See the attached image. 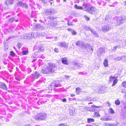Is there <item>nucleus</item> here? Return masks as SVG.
Wrapping results in <instances>:
<instances>
[{"label": "nucleus", "instance_id": "nucleus-45", "mask_svg": "<svg viewBox=\"0 0 126 126\" xmlns=\"http://www.w3.org/2000/svg\"><path fill=\"white\" fill-rule=\"evenodd\" d=\"M95 116L96 117H98L100 116L98 112H96L94 114Z\"/></svg>", "mask_w": 126, "mask_h": 126}, {"label": "nucleus", "instance_id": "nucleus-23", "mask_svg": "<svg viewBox=\"0 0 126 126\" xmlns=\"http://www.w3.org/2000/svg\"><path fill=\"white\" fill-rule=\"evenodd\" d=\"M97 4L99 5H102L103 6L105 5L104 2V1H102L101 0L98 1L97 2Z\"/></svg>", "mask_w": 126, "mask_h": 126}, {"label": "nucleus", "instance_id": "nucleus-36", "mask_svg": "<svg viewBox=\"0 0 126 126\" xmlns=\"http://www.w3.org/2000/svg\"><path fill=\"white\" fill-rule=\"evenodd\" d=\"M37 53L35 52L33 54V55H32L31 58H36L37 57Z\"/></svg>", "mask_w": 126, "mask_h": 126}, {"label": "nucleus", "instance_id": "nucleus-38", "mask_svg": "<svg viewBox=\"0 0 126 126\" xmlns=\"http://www.w3.org/2000/svg\"><path fill=\"white\" fill-rule=\"evenodd\" d=\"M67 25L69 26H72L73 25V22H70L68 20Z\"/></svg>", "mask_w": 126, "mask_h": 126}, {"label": "nucleus", "instance_id": "nucleus-11", "mask_svg": "<svg viewBox=\"0 0 126 126\" xmlns=\"http://www.w3.org/2000/svg\"><path fill=\"white\" fill-rule=\"evenodd\" d=\"M97 55L98 56H100L101 54L104 53L105 50L104 49L101 48L98 49L97 51Z\"/></svg>", "mask_w": 126, "mask_h": 126}, {"label": "nucleus", "instance_id": "nucleus-13", "mask_svg": "<svg viewBox=\"0 0 126 126\" xmlns=\"http://www.w3.org/2000/svg\"><path fill=\"white\" fill-rule=\"evenodd\" d=\"M115 78L111 76L110 78V81L113 80V83L112 84V86H115V84H117L118 82V80L117 79H114Z\"/></svg>", "mask_w": 126, "mask_h": 126}, {"label": "nucleus", "instance_id": "nucleus-59", "mask_svg": "<svg viewBox=\"0 0 126 126\" xmlns=\"http://www.w3.org/2000/svg\"><path fill=\"white\" fill-rule=\"evenodd\" d=\"M59 90L60 91H63L64 89L63 88H60L59 89Z\"/></svg>", "mask_w": 126, "mask_h": 126}, {"label": "nucleus", "instance_id": "nucleus-31", "mask_svg": "<svg viewBox=\"0 0 126 126\" xmlns=\"http://www.w3.org/2000/svg\"><path fill=\"white\" fill-rule=\"evenodd\" d=\"M94 121V120L92 118H88L87 119V122L90 123L91 122H93Z\"/></svg>", "mask_w": 126, "mask_h": 126}, {"label": "nucleus", "instance_id": "nucleus-47", "mask_svg": "<svg viewBox=\"0 0 126 126\" xmlns=\"http://www.w3.org/2000/svg\"><path fill=\"white\" fill-rule=\"evenodd\" d=\"M4 50L5 51H7L8 49V46L7 45H5L4 46Z\"/></svg>", "mask_w": 126, "mask_h": 126}, {"label": "nucleus", "instance_id": "nucleus-48", "mask_svg": "<svg viewBox=\"0 0 126 126\" xmlns=\"http://www.w3.org/2000/svg\"><path fill=\"white\" fill-rule=\"evenodd\" d=\"M76 100V97H74L72 98H69V100L70 101Z\"/></svg>", "mask_w": 126, "mask_h": 126}, {"label": "nucleus", "instance_id": "nucleus-14", "mask_svg": "<svg viewBox=\"0 0 126 126\" xmlns=\"http://www.w3.org/2000/svg\"><path fill=\"white\" fill-rule=\"evenodd\" d=\"M76 45L77 46H78L80 47H84V43L80 41H77L76 43Z\"/></svg>", "mask_w": 126, "mask_h": 126}, {"label": "nucleus", "instance_id": "nucleus-51", "mask_svg": "<svg viewBox=\"0 0 126 126\" xmlns=\"http://www.w3.org/2000/svg\"><path fill=\"white\" fill-rule=\"evenodd\" d=\"M28 51H23L22 52V53L23 55H26V54L27 53H28Z\"/></svg>", "mask_w": 126, "mask_h": 126}, {"label": "nucleus", "instance_id": "nucleus-18", "mask_svg": "<svg viewBox=\"0 0 126 126\" xmlns=\"http://www.w3.org/2000/svg\"><path fill=\"white\" fill-rule=\"evenodd\" d=\"M0 88L3 90H6L7 89V87L6 84L4 83H2L0 85Z\"/></svg>", "mask_w": 126, "mask_h": 126}, {"label": "nucleus", "instance_id": "nucleus-35", "mask_svg": "<svg viewBox=\"0 0 126 126\" xmlns=\"http://www.w3.org/2000/svg\"><path fill=\"white\" fill-rule=\"evenodd\" d=\"M120 48V45H117L115 47H114L113 49V50H116L117 48Z\"/></svg>", "mask_w": 126, "mask_h": 126}, {"label": "nucleus", "instance_id": "nucleus-39", "mask_svg": "<svg viewBox=\"0 0 126 126\" xmlns=\"http://www.w3.org/2000/svg\"><path fill=\"white\" fill-rule=\"evenodd\" d=\"M115 103L116 105H119L120 104V102L118 99L116 100L115 101Z\"/></svg>", "mask_w": 126, "mask_h": 126}, {"label": "nucleus", "instance_id": "nucleus-33", "mask_svg": "<svg viewBox=\"0 0 126 126\" xmlns=\"http://www.w3.org/2000/svg\"><path fill=\"white\" fill-rule=\"evenodd\" d=\"M122 86L125 88H126V81H124L122 84Z\"/></svg>", "mask_w": 126, "mask_h": 126}, {"label": "nucleus", "instance_id": "nucleus-3", "mask_svg": "<svg viewBox=\"0 0 126 126\" xmlns=\"http://www.w3.org/2000/svg\"><path fill=\"white\" fill-rule=\"evenodd\" d=\"M86 11L91 14L94 15H96L98 13V11L96 8L93 6L88 7Z\"/></svg>", "mask_w": 126, "mask_h": 126}, {"label": "nucleus", "instance_id": "nucleus-52", "mask_svg": "<svg viewBox=\"0 0 126 126\" xmlns=\"http://www.w3.org/2000/svg\"><path fill=\"white\" fill-rule=\"evenodd\" d=\"M84 29L85 30H90V29H91V28H90V27H88V26H86L84 28Z\"/></svg>", "mask_w": 126, "mask_h": 126}, {"label": "nucleus", "instance_id": "nucleus-25", "mask_svg": "<svg viewBox=\"0 0 126 126\" xmlns=\"http://www.w3.org/2000/svg\"><path fill=\"white\" fill-rule=\"evenodd\" d=\"M120 115L122 118L125 117H126V111H122Z\"/></svg>", "mask_w": 126, "mask_h": 126}, {"label": "nucleus", "instance_id": "nucleus-20", "mask_svg": "<svg viewBox=\"0 0 126 126\" xmlns=\"http://www.w3.org/2000/svg\"><path fill=\"white\" fill-rule=\"evenodd\" d=\"M67 60L66 58H62V63L64 64L68 65V63Z\"/></svg>", "mask_w": 126, "mask_h": 126}, {"label": "nucleus", "instance_id": "nucleus-29", "mask_svg": "<svg viewBox=\"0 0 126 126\" xmlns=\"http://www.w3.org/2000/svg\"><path fill=\"white\" fill-rule=\"evenodd\" d=\"M124 57V56H123L122 57H117L114 58V60L117 61H119L120 60H121Z\"/></svg>", "mask_w": 126, "mask_h": 126}, {"label": "nucleus", "instance_id": "nucleus-50", "mask_svg": "<svg viewBox=\"0 0 126 126\" xmlns=\"http://www.w3.org/2000/svg\"><path fill=\"white\" fill-rule=\"evenodd\" d=\"M47 19L48 18L50 20H52L53 19H54V17L51 16H48V17H47Z\"/></svg>", "mask_w": 126, "mask_h": 126}, {"label": "nucleus", "instance_id": "nucleus-43", "mask_svg": "<svg viewBox=\"0 0 126 126\" xmlns=\"http://www.w3.org/2000/svg\"><path fill=\"white\" fill-rule=\"evenodd\" d=\"M112 124H109L106 123H105L104 124V125L105 126H112L111 125Z\"/></svg>", "mask_w": 126, "mask_h": 126}, {"label": "nucleus", "instance_id": "nucleus-1", "mask_svg": "<svg viewBox=\"0 0 126 126\" xmlns=\"http://www.w3.org/2000/svg\"><path fill=\"white\" fill-rule=\"evenodd\" d=\"M57 65L54 63H49L47 65H45L42 69V72L44 74H48L53 73L54 72Z\"/></svg>", "mask_w": 126, "mask_h": 126}, {"label": "nucleus", "instance_id": "nucleus-42", "mask_svg": "<svg viewBox=\"0 0 126 126\" xmlns=\"http://www.w3.org/2000/svg\"><path fill=\"white\" fill-rule=\"evenodd\" d=\"M22 45V44L20 43H18L17 44V47L19 48V49H20Z\"/></svg>", "mask_w": 126, "mask_h": 126}, {"label": "nucleus", "instance_id": "nucleus-58", "mask_svg": "<svg viewBox=\"0 0 126 126\" xmlns=\"http://www.w3.org/2000/svg\"><path fill=\"white\" fill-rule=\"evenodd\" d=\"M62 101L63 102H65L66 101V99L65 98H64L62 99Z\"/></svg>", "mask_w": 126, "mask_h": 126}, {"label": "nucleus", "instance_id": "nucleus-62", "mask_svg": "<svg viewBox=\"0 0 126 126\" xmlns=\"http://www.w3.org/2000/svg\"><path fill=\"white\" fill-rule=\"evenodd\" d=\"M75 95L74 94H71V96L72 97H74Z\"/></svg>", "mask_w": 126, "mask_h": 126}, {"label": "nucleus", "instance_id": "nucleus-41", "mask_svg": "<svg viewBox=\"0 0 126 126\" xmlns=\"http://www.w3.org/2000/svg\"><path fill=\"white\" fill-rule=\"evenodd\" d=\"M10 55L12 57H14L15 56V54L13 51H11L10 52Z\"/></svg>", "mask_w": 126, "mask_h": 126}, {"label": "nucleus", "instance_id": "nucleus-64", "mask_svg": "<svg viewBox=\"0 0 126 126\" xmlns=\"http://www.w3.org/2000/svg\"><path fill=\"white\" fill-rule=\"evenodd\" d=\"M86 126H93V125H86Z\"/></svg>", "mask_w": 126, "mask_h": 126}, {"label": "nucleus", "instance_id": "nucleus-12", "mask_svg": "<svg viewBox=\"0 0 126 126\" xmlns=\"http://www.w3.org/2000/svg\"><path fill=\"white\" fill-rule=\"evenodd\" d=\"M35 27L37 30H43L45 29L44 27L38 24H36L35 26Z\"/></svg>", "mask_w": 126, "mask_h": 126}, {"label": "nucleus", "instance_id": "nucleus-9", "mask_svg": "<svg viewBox=\"0 0 126 126\" xmlns=\"http://www.w3.org/2000/svg\"><path fill=\"white\" fill-rule=\"evenodd\" d=\"M53 12V9L51 8L47 9L44 10L43 13L46 15H49L52 14Z\"/></svg>", "mask_w": 126, "mask_h": 126}, {"label": "nucleus", "instance_id": "nucleus-22", "mask_svg": "<svg viewBox=\"0 0 126 126\" xmlns=\"http://www.w3.org/2000/svg\"><path fill=\"white\" fill-rule=\"evenodd\" d=\"M90 31H91V32L97 37H99V35L97 34L96 32L92 29H90Z\"/></svg>", "mask_w": 126, "mask_h": 126}, {"label": "nucleus", "instance_id": "nucleus-60", "mask_svg": "<svg viewBox=\"0 0 126 126\" xmlns=\"http://www.w3.org/2000/svg\"><path fill=\"white\" fill-rule=\"evenodd\" d=\"M69 20L71 19H72L73 18L72 16H69Z\"/></svg>", "mask_w": 126, "mask_h": 126}, {"label": "nucleus", "instance_id": "nucleus-2", "mask_svg": "<svg viewBox=\"0 0 126 126\" xmlns=\"http://www.w3.org/2000/svg\"><path fill=\"white\" fill-rule=\"evenodd\" d=\"M47 115L45 113H40L37 114L34 117V118L36 120H44L46 119Z\"/></svg>", "mask_w": 126, "mask_h": 126}, {"label": "nucleus", "instance_id": "nucleus-27", "mask_svg": "<svg viewBox=\"0 0 126 126\" xmlns=\"http://www.w3.org/2000/svg\"><path fill=\"white\" fill-rule=\"evenodd\" d=\"M74 7L77 9L79 10H82L83 8L82 7L78 6L77 4H75L74 6Z\"/></svg>", "mask_w": 126, "mask_h": 126}, {"label": "nucleus", "instance_id": "nucleus-16", "mask_svg": "<svg viewBox=\"0 0 126 126\" xmlns=\"http://www.w3.org/2000/svg\"><path fill=\"white\" fill-rule=\"evenodd\" d=\"M14 0H7L5 2V3L7 5L13 4L14 3Z\"/></svg>", "mask_w": 126, "mask_h": 126}, {"label": "nucleus", "instance_id": "nucleus-4", "mask_svg": "<svg viewBox=\"0 0 126 126\" xmlns=\"http://www.w3.org/2000/svg\"><path fill=\"white\" fill-rule=\"evenodd\" d=\"M126 21V17L124 15H122L118 17L117 21V24L119 25L124 23Z\"/></svg>", "mask_w": 126, "mask_h": 126}, {"label": "nucleus", "instance_id": "nucleus-8", "mask_svg": "<svg viewBox=\"0 0 126 126\" xmlns=\"http://www.w3.org/2000/svg\"><path fill=\"white\" fill-rule=\"evenodd\" d=\"M17 5L18 6H20L25 8H27L28 7V5L26 3L22 1L18 2L17 3Z\"/></svg>", "mask_w": 126, "mask_h": 126}, {"label": "nucleus", "instance_id": "nucleus-7", "mask_svg": "<svg viewBox=\"0 0 126 126\" xmlns=\"http://www.w3.org/2000/svg\"><path fill=\"white\" fill-rule=\"evenodd\" d=\"M111 29V27L110 25H106L103 26L101 28V30L104 32H108Z\"/></svg>", "mask_w": 126, "mask_h": 126}, {"label": "nucleus", "instance_id": "nucleus-26", "mask_svg": "<svg viewBox=\"0 0 126 126\" xmlns=\"http://www.w3.org/2000/svg\"><path fill=\"white\" fill-rule=\"evenodd\" d=\"M108 60L107 59H106L105 60L103 63L104 66L107 67L108 66Z\"/></svg>", "mask_w": 126, "mask_h": 126}, {"label": "nucleus", "instance_id": "nucleus-40", "mask_svg": "<svg viewBox=\"0 0 126 126\" xmlns=\"http://www.w3.org/2000/svg\"><path fill=\"white\" fill-rule=\"evenodd\" d=\"M78 74L79 75H86L87 74V73L85 72H80Z\"/></svg>", "mask_w": 126, "mask_h": 126}, {"label": "nucleus", "instance_id": "nucleus-5", "mask_svg": "<svg viewBox=\"0 0 126 126\" xmlns=\"http://www.w3.org/2000/svg\"><path fill=\"white\" fill-rule=\"evenodd\" d=\"M83 65L82 64L73 62L70 65V67L71 69H75L76 68H79L83 67Z\"/></svg>", "mask_w": 126, "mask_h": 126}, {"label": "nucleus", "instance_id": "nucleus-15", "mask_svg": "<svg viewBox=\"0 0 126 126\" xmlns=\"http://www.w3.org/2000/svg\"><path fill=\"white\" fill-rule=\"evenodd\" d=\"M33 37V33L32 32L27 34L24 36V38L25 39H31Z\"/></svg>", "mask_w": 126, "mask_h": 126}, {"label": "nucleus", "instance_id": "nucleus-44", "mask_svg": "<svg viewBox=\"0 0 126 126\" xmlns=\"http://www.w3.org/2000/svg\"><path fill=\"white\" fill-rule=\"evenodd\" d=\"M118 3V2H115L113 4H112V5H110V6L111 7H115V5H116Z\"/></svg>", "mask_w": 126, "mask_h": 126}, {"label": "nucleus", "instance_id": "nucleus-46", "mask_svg": "<svg viewBox=\"0 0 126 126\" xmlns=\"http://www.w3.org/2000/svg\"><path fill=\"white\" fill-rule=\"evenodd\" d=\"M15 19L14 18H11L9 20V22H13L14 20Z\"/></svg>", "mask_w": 126, "mask_h": 126}, {"label": "nucleus", "instance_id": "nucleus-37", "mask_svg": "<svg viewBox=\"0 0 126 126\" xmlns=\"http://www.w3.org/2000/svg\"><path fill=\"white\" fill-rule=\"evenodd\" d=\"M39 66H40L43 64V61L41 60H39L38 61Z\"/></svg>", "mask_w": 126, "mask_h": 126}, {"label": "nucleus", "instance_id": "nucleus-10", "mask_svg": "<svg viewBox=\"0 0 126 126\" xmlns=\"http://www.w3.org/2000/svg\"><path fill=\"white\" fill-rule=\"evenodd\" d=\"M40 75L39 72H36L34 73L32 75L31 77L32 81L34 80L35 79H38Z\"/></svg>", "mask_w": 126, "mask_h": 126}, {"label": "nucleus", "instance_id": "nucleus-17", "mask_svg": "<svg viewBox=\"0 0 126 126\" xmlns=\"http://www.w3.org/2000/svg\"><path fill=\"white\" fill-rule=\"evenodd\" d=\"M101 120L104 121H108L111 120L112 118L110 116H109L107 117H102L101 119Z\"/></svg>", "mask_w": 126, "mask_h": 126}, {"label": "nucleus", "instance_id": "nucleus-54", "mask_svg": "<svg viewBox=\"0 0 126 126\" xmlns=\"http://www.w3.org/2000/svg\"><path fill=\"white\" fill-rule=\"evenodd\" d=\"M42 82V81L41 80H39V81H38L37 82L36 84H40Z\"/></svg>", "mask_w": 126, "mask_h": 126}, {"label": "nucleus", "instance_id": "nucleus-32", "mask_svg": "<svg viewBox=\"0 0 126 126\" xmlns=\"http://www.w3.org/2000/svg\"><path fill=\"white\" fill-rule=\"evenodd\" d=\"M83 8V10L85 11H86V10L87 9V8H88L86 4H83L82 5V7Z\"/></svg>", "mask_w": 126, "mask_h": 126}, {"label": "nucleus", "instance_id": "nucleus-21", "mask_svg": "<svg viewBox=\"0 0 126 126\" xmlns=\"http://www.w3.org/2000/svg\"><path fill=\"white\" fill-rule=\"evenodd\" d=\"M38 50L39 51L43 52L44 51V47L42 45H40L38 46Z\"/></svg>", "mask_w": 126, "mask_h": 126}, {"label": "nucleus", "instance_id": "nucleus-28", "mask_svg": "<svg viewBox=\"0 0 126 126\" xmlns=\"http://www.w3.org/2000/svg\"><path fill=\"white\" fill-rule=\"evenodd\" d=\"M85 100L86 101H92L93 100V99L91 97H88L85 98Z\"/></svg>", "mask_w": 126, "mask_h": 126}, {"label": "nucleus", "instance_id": "nucleus-61", "mask_svg": "<svg viewBox=\"0 0 126 126\" xmlns=\"http://www.w3.org/2000/svg\"><path fill=\"white\" fill-rule=\"evenodd\" d=\"M72 21H74L75 22H77V20L75 19H73L72 20Z\"/></svg>", "mask_w": 126, "mask_h": 126}, {"label": "nucleus", "instance_id": "nucleus-30", "mask_svg": "<svg viewBox=\"0 0 126 126\" xmlns=\"http://www.w3.org/2000/svg\"><path fill=\"white\" fill-rule=\"evenodd\" d=\"M69 113L71 115L73 116L75 114V111L74 110H70L69 111Z\"/></svg>", "mask_w": 126, "mask_h": 126}, {"label": "nucleus", "instance_id": "nucleus-53", "mask_svg": "<svg viewBox=\"0 0 126 126\" xmlns=\"http://www.w3.org/2000/svg\"><path fill=\"white\" fill-rule=\"evenodd\" d=\"M54 51L57 52L58 53L59 52V50L58 48H55L54 49Z\"/></svg>", "mask_w": 126, "mask_h": 126}, {"label": "nucleus", "instance_id": "nucleus-55", "mask_svg": "<svg viewBox=\"0 0 126 126\" xmlns=\"http://www.w3.org/2000/svg\"><path fill=\"white\" fill-rule=\"evenodd\" d=\"M66 125L62 123L59 124L58 126H66Z\"/></svg>", "mask_w": 126, "mask_h": 126}, {"label": "nucleus", "instance_id": "nucleus-24", "mask_svg": "<svg viewBox=\"0 0 126 126\" xmlns=\"http://www.w3.org/2000/svg\"><path fill=\"white\" fill-rule=\"evenodd\" d=\"M67 30L69 31H71L73 35H76L77 34V33L75 31L71 29H68Z\"/></svg>", "mask_w": 126, "mask_h": 126}, {"label": "nucleus", "instance_id": "nucleus-56", "mask_svg": "<svg viewBox=\"0 0 126 126\" xmlns=\"http://www.w3.org/2000/svg\"><path fill=\"white\" fill-rule=\"evenodd\" d=\"M85 19H86V20L87 21L89 20L90 19L88 17H87L86 16H85Z\"/></svg>", "mask_w": 126, "mask_h": 126}, {"label": "nucleus", "instance_id": "nucleus-34", "mask_svg": "<svg viewBox=\"0 0 126 126\" xmlns=\"http://www.w3.org/2000/svg\"><path fill=\"white\" fill-rule=\"evenodd\" d=\"M109 112L112 114H113L114 113V111L112 108H110L109 109Z\"/></svg>", "mask_w": 126, "mask_h": 126}, {"label": "nucleus", "instance_id": "nucleus-49", "mask_svg": "<svg viewBox=\"0 0 126 126\" xmlns=\"http://www.w3.org/2000/svg\"><path fill=\"white\" fill-rule=\"evenodd\" d=\"M80 90V88L78 87L76 88V91L77 92H78Z\"/></svg>", "mask_w": 126, "mask_h": 126}, {"label": "nucleus", "instance_id": "nucleus-63", "mask_svg": "<svg viewBox=\"0 0 126 126\" xmlns=\"http://www.w3.org/2000/svg\"><path fill=\"white\" fill-rule=\"evenodd\" d=\"M124 5H125L126 6V1H125L124 2Z\"/></svg>", "mask_w": 126, "mask_h": 126}, {"label": "nucleus", "instance_id": "nucleus-57", "mask_svg": "<svg viewBox=\"0 0 126 126\" xmlns=\"http://www.w3.org/2000/svg\"><path fill=\"white\" fill-rule=\"evenodd\" d=\"M110 19V18H108V16H106L105 17V20H108L109 19Z\"/></svg>", "mask_w": 126, "mask_h": 126}, {"label": "nucleus", "instance_id": "nucleus-19", "mask_svg": "<svg viewBox=\"0 0 126 126\" xmlns=\"http://www.w3.org/2000/svg\"><path fill=\"white\" fill-rule=\"evenodd\" d=\"M54 84L55 87H60L62 86V84H60L58 82H56L55 81H54L53 83L51 84V85H52Z\"/></svg>", "mask_w": 126, "mask_h": 126}, {"label": "nucleus", "instance_id": "nucleus-6", "mask_svg": "<svg viewBox=\"0 0 126 126\" xmlns=\"http://www.w3.org/2000/svg\"><path fill=\"white\" fill-rule=\"evenodd\" d=\"M57 45L60 47H63L67 48L68 47V44L65 42H59L57 43Z\"/></svg>", "mask_w": 126, "mask_h": 126}]
</instances>
